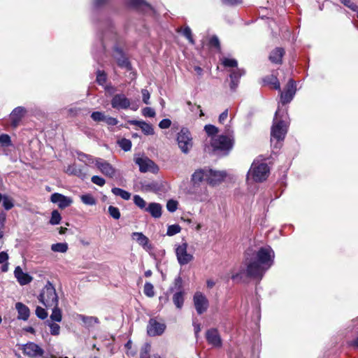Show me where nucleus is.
Here are the masks:
<instances>
[{"label":"nucleus","mask_w":358,"mask_h":358,"mask_svg":"<svg viewBox=\"0 0 358 358\" xmlns=\"http://www.w3.org/2000/svg\"><path fill=\"white\" fill-rule=\"evenodd\" d=\"M274 257L275 254L271 247L260 248L250 260H246V268H241L238 272L232 273L231 279L236 282L245 281L246 278L260 280L273 265Z\"/></svg>","instance_id":"f257e3e1"},{"label":"nucleus","mask_w":358,"mask_h":358,"mask_svg":"<svg viewBox=\"0 0 358 358\" xmlns=\"http://www.w3.org/2000/svg\"><path fill=\"white\" fill-rule=\"evenodd\" d=\"M288 125L287 110L278 108L275 113L271 131V143L276 141L273 145L274 148H280V142L285 139L287 132Z\"/></svg>","instance_id":"f03ea898"},{"label":"nucleus","mask_w":358,"mask_h":358,"mask_svg":"<svg viewBox=\"0 0 358 358\" xmlns=\"http://www.w3.org/2000/svg\"><path fill=\"white\" fill-rule=\"evenodd\" d=\"M226 177L224 171H214L211 169H200L192 174V180L202 182L206 180L210 185L215 186L220 183Z\"/></svg>","instance_id":"7ed1b4c3"},{"label":"nucleus","mask_w":358,"mask_h":358,"mask_svg":"<svg viewBox=\"0 0 358 358\" xmlns=\"http://www.w3.org/2000/svg\"><path fill=\"white\" fill-rule=\"evenodd\" d=\"M210 143L214 150L228 154L234 143V131L230 127L226 128L224 134L211 137Z\"/></svg>","instance_id":"20e7f679"},{"label":"nucleus","mask_w":358,"mask_h":358,"mask_svg":"<svg viewBox=\"0 0 358 358\" xmlns=\"http://www.w3.org/2000/svg\"><path fill=\"white\" fill-rule=\"evenodd\" d=\"M269 168L264 162L254 161L248 172V181L262 182L266 180L269 174Z\"/></svg>","instance_id":"39448f33"},{"label":"nucleus","mask_w":358,"mask_h":358,"mask_svg":"<svg viewBox=\"0 0 358 358\" xmlns=\"http://www.w3.org/2000/svg\"><path fill=\"white\" fill-rule=\"evenodd\" d=\"M39 301L46 308L55 307L59 305V297L53 285L48 281L38 296Z\"/></svg>","instance_id":"423d86ee"},{"label":"nucleus","mask_w":358,"mask_h":358,"mask_svg":"<svg viewBox=\"0 0 358 358\" xmlns=\"http://www.w3.org/2000/svg\"><path fill=\"white\" fill-rule=\"evenodd\" d=\"M177 143L184 154H188L193 147V139L190 131L187 128H182L177 135Z\"/></svg>","instance_id":"0eeeda50"},{"label":"nucleus","mask_w":358,"mask_h":358,"mask_svg":"<svg viewBox=\"0 0 358 358\" xmlns=\"http://www.w3.org/2000/svg\"><path fill=\"white\" fill-rule=\"evenodd\" d=\"M192 186L188 190V193L192 199L197 201H205L208 199V190L206 186L201 185V182L192 181Z\"/></svg>","instance_id":"6e6552de"},{"label":"nucleus","mask_w":358,"mask_h":358,"mask_svg":"<svg viewBox=\"0 0 358 358\" xmlns=\"http://www.w3.org/2000/svg\"><path fill=\"white\" fill-rule=\"evenodd\" d=\"M193 303L196 311L199 315L205 313L209 306V301L206 295L201 292L197 291L193 296Z\"/></svg>","instance_id":"1a4fd4ad"},{"label":"nucleus","mask_w":358,"mask_h":358,"mask_svg":"<svg viewBox=\"0 0 358 358\" xmlns=\"http://www.w3.org/2000/svg\"><path fill=\"white\" fill-rule=\"evenodd\" d=\"M135 163L138 165L139 170L142 173L150 171L152 173H156L158 171V167L155 164L145 156L136 157Z\"/></svg>","instance_id":"9d476101"},{"label":"nucleus","mask_w":358,"mask_h":358,"mask_svg":"<svg viewBox=\"0 0 358 358\" xmlns=\"http://www.w3.org/2000/svg\"><path fill=\"white\" fill-rule=\"evenodd\" d=\"M280 92L281 103L283 105L289 103L293 99L296 92V83L292 79L289 80L285 91L281 92L280 90Z\"/></svg>","instance_id":"9b49d317"},{"label":"nucleus","mask_w":358,"mask_h":358,"mask_svg":"<svg viewBox=\"0 0 358 358\" xmlns=\"http://www.w3.org/2000/svg\"><path fill=\"white\" fill-rule=\"evenodd\" d=\"M176 254L178 262L180 265H186L194 259L193 255L187 252V244L186 243H183L176 248Z\"/></svg>","instance_id":"f8f14e48"},{"label":"nucleus","mask_w":358,"mask_h":358,"mask_svg":"<svg viewBox=\"0 0 358 358\" xmlns=\"http://www.w3.org/2000/svg\"><path fill=\"white\" fill-rule=\"evenodd\" d=\"M113 57L120 68L125 69L127 71L131 69V65L128 58L125 56L123 50L117 45L113 48Z\"/></svg>","instance_id":"ddd939ff"},{"label":"nucleus","mask_w":358,"mask_h":358,"mask_svg":"<svg viewBox=\"0 0 358 358\" xmlns=\"http://www.w3.org/2000/svg\"><path fill=\"white\" fill-rule=\"evenodd\" d=\"M111 106L116 110H127L131 106V101L124 94H115L111 101Z\"/></svg>","instance_id":"4468645a"},{"label":"nucleus","mask_w":358,"mask_h":358,"mask_svg":"<svg viewBox=\"0 0 358 358\" xmlns=\"http://www.w3.org/2000/svg\"><path fill=\"white\" fill-rule=\"evenodd\" d=\"M23 352L25 355L31 358L41 357L44 350L37 344L29 342L23 346Z\"/></svg>","instance_id":"2eb2a0df"},{"label":"nucleus","mask_w":358,"mask_h":358,"mask_svg":"<svg viewBox=\"0 0 358 358\" xmlns=\"http://www.w3.org/2000/svg\"><path fill=\"white\" fill-rule=\"evenodd\" d=\"M95 166L107 177L113 178L115 175V168L108 162L101 158L96 159Z\"/></svg>","instance_id":"dca6fc26"},{"label":"nucleus","mask_w":358,"mask_h":358,"mask_svg":"<svg viewBox=\"0 0 358 358\" xmlns=\"http://www.w3.org/2000/svg\"><path fill=\"white\" fill-rule=\"evenodd\" d=\"M165 329L166 325L164 323H160L152 318L147 326V332L149 336H155L162 334Z\"/></svg>","instance_id":"f3484780"},{"label":"nucleus","mask_w":358,"mask_h":358,"mask_svg":"<svg viewBox=\"0 0 358 358\" xmlns=\"http://www.w3.org/2000/svg\"><path fill=\"white\" fill-rule=\"evenodd\" d=\"M51 202L57 203L59 208L64 209L69 207L73 203L71 197L64 196L59 193H54L50 196Z\"/></svg>","instance_id":"a211bd4d"},{"label":"nucleus","mask_w":358,"mask_h":358,"mask_svg":"<svg viewBox=\"0 0 358 358\" xmlns=\"http://www.w3.org/2000/svg\"><path fill=\"white\" fill-rule=\"evenodd\" d=\"M206 338L208 343L214 347H220L222 340L216 329H210L206 331Z\"/></svg>","instance_id":"6ab92c4d"},{"label":"nucleus","mask_w":358,"mask_h":358,"mask_svg":"<svg viewBox=\"0 0 358 358\" xmlns=\"http://www.w3.org/2000/svg\"><path fill=\"white\" fill-rule=\"evenodd\" d=\"M14 275L20 285H26L33 280V278L27 273L23 272L19 266L15 268Z\"/></svg>","instance_id":"aec40b11"},{"label":"nucleus","mask_w":358,"mask_h":358,"mask_svg":"<svg viewBox=\"0 0 358 358\" xmlns=\"http://www.w3.org/2000/svg\"><path fill=\"white\" fill-rule=\"evenodd\" d=\"M25 113L26 109L24 107L18 106L15 108L10 115L12 126L16 127Z\"/></svg>","instance_id":"412c9836"},{"label":"nucleus","mask_w":358,"mask_h":358,"mask_svg":"<svg viewBox=\"0 0 358 358\" xmlns=\"http://www.w3.org/2000/svg\"><path fill=\"white\" fill-rule=\"evenodd\" d=\"M15 306L17 312V319L27 321L30 315V310L28 306L21 302H17Z\"/></svg>","instance_id":"4be33fe9"},{"label":"nucleus","mask_w":358,"mask_h":358,"mask_svg":"<svg viewBox=\"0 0 358 358\" xmlns=\"http://www.w3.org/2000/svg\"><path fill=\"white\" fill-rule=\"evenodd\" d=\"M244 74L245 71L238 68H236L231 72L229 75L231 79L230 88L232 90H235L236 89L238 85L239 78Z\"/></svg>","instance_id":"5701e85b"},{"label":"nucleus","mask_w":358,"mask_h":358,"mask_svg":"<svg viewBox=\"0 0 358 358\" xmlns=\"http://www.w3.org/2000/svg\"><path fill=\"white\" fill-rule=\"evenodd\" d=\"M128 123H129L130 124H132V125H136V126L139 127L141 129L142 131L145 135L154 134V129H153L152 125L144 122V121L132 120H129Z\"/></svg>","instance_id":"b1692460"},{"label":"nucleus","mask_w":358,"mask_h":358,"mask_svg":"<svg viewBox=\"0 0 358 358\" xmlns=\"http://www.w3.org/2000/svg\"><path fill=\"white\" fill-rule=\"evenodd\" d=\"M66 172L68 174L76 176L82 179H85L87 177L86 171L75 164L69 165L66 168Z\"/></svg>","instance_id":"393cba45"},{"label":"nucleus","mask_w":358,"mask_h":358,"mask_svg":"<svg viewBox=\"0 0 358 358\" xmlns=\"http://www.w3.org/2000/svg\"><path fill=\"white\" fill-rule=\"evenodd\" d=\"M162 206L155 202L150 203L145 211L148 212L154 218H159L162 216Z\"/></svg>","instance_id":"a878e982"},{"label":"nucleus","mask_w":358,"mask_h":358,"mask_svg":"<svg viewBox=\"0 0 358 358\" xmlns=\"http://www.w3.org/2000/svg\"><path fill=\"white\" fill-rule=\"evenodd\" d=\"M133 239L145 249H150L151 245L149 244V239L141 232H134L131 235Z\"/></svg>","instance_id":"bb28decb"},{"label":"nucleus","mask_w":358,"mask_h":358,"mask_svg":"<svg viewBox=\"0 0 358 358\" xmlns=\"http://www.w3.org/2000/svg\"><path fill=\"white\" fill-rule=\"evenodd\" d=\"M284 54L285 50L283 48H276L271 52L269 59L273 63L280 64Z\"/></svg>","instance_id":"cd10ccee"},{"label":"nucleus","mask_w":358,"mask_h":358,"mask_svg":"<svg viewBox=\"0 0 358 358\" xmlns=\"http://www.w3.org/2000/svg\"><path fill=\"white\" fill-rule=\"evenodd\" d=\"M127 3L131 6L142 8L145 11H152V7L144 0H127Z\"/></svg>","instance_id":"c85d7f7f"},{"label":"nucleus","mask_w":358,"mask_h":358,"mask_svg":"<svg viewBox=\"0 0 358 358\" xmlns=\"http://www.w3.org/2000/svg\"><path fill=\"white\" fill-rule=\"evenodd\" d=\"M78 317L83 322L85 327L90 328L99 322L96 317L86 316L84 315H78Z\"/></svg>","instance_id":"c756f323"},{"label":"nucleus","mask_w":358,"mask_h":358,"mask_svg":"<svg viewBox=\"0 0 358 358\" xmlns=\"http://www.w3.org/2000/svg\"><path fill=\"white\" fill-rule=\"evenodd\" d=\"M185 292L183 291H178L173 295V302L178 309H181L183 306L185 298Z\"/></svg>","instance_id":"7c9ffc66"},{"label":"nucleus","mask_w":358,"mask_h":358,"mask_svg":"<svg viewBox=\"0 0 358 358\" xmlns=\"http://www.w3.org/2000/svg\"><path fill=\"white\" fill-rule=\"evenodd\" d=\"M78 159L84 162L86 165H91L93 164H96V160L97 158H94L91 155L83 153V152H78Z\"/></svg>","instance_id":"2f4dec72"},{"label":"nucleus","mask_w":358,"mask_h":358,"mask_svg":"<svg viewBox=\"0 0 358 358\" xmlns=\"http://www.w3.org/2000/svg\"><path fill=\"white\" fill-rule=\"evenodd\" d=\"M150 345L145 344L141 349L140 358H161L157 354H150Z\"/></svg>","instance_id":"473e14b6"},{"label":"nucleus","mask_w":358,"mask_h":358,"mask_svg":"<svg viewBox=\"0 0 358 358\" xmlns=\"http://www.w3.org/2000/svg\"><path fill=\"white\" fill-rule=\"evenodd\" d=\"M111 192L114 195L120 196L124 200H129L131 197V194L129 192L118 187L112 188Z\"/></svg>","instance_id":"72a5a7b5"},{"label":"nucleus","mask_w":358,"mask_h":358,"mask_svg":"<svg viewBox=\"0 0 358 358\" xmlns=\"http://www.w3.org/2000/svg\"><path fill=\"white\" fill-rule=\"evenodd\" d=\"M52 308V314L50 315V319L52 321L59 322L62 320V310L56 306L55 307H51Z\"/></svg>","instance_id":"f704fd0d"},{"label":"nucleus","mask_w":358,"mask_h":358,"mask_svg":"<svg viewBox=\"0 0 358 358\" xmlns=\"http://www.w3.org/2000/svg\"><path fill=\"white\" fill-rule=\"evenodd\" d=\"M66 243H57L51 245V250L55 252L65 253L68 250Z\"/></svg>","instance_id":"c9c22d12"},{"label":"nucleus","mask_w":358,"mask_h":358,"mask_svg":"<svg viewBox=\"0 0 358 358\" xmlns=\"http://www.w3.org/2000/svg\"><path fill=\"white\" fill-rule=\"evenodd\" d=\"M264 82L266 84L271 85L274 89L280 91V84L276 77L273 76L266 77L264 79Z\"/></svg>","instance_id":"e433bc0d"},{"label":"nucleus","mask_w":358,"mask_h":358,"mask_svg":"<svg viewBox=\"0 0 358 358\" xmlns=\"http://www.w3.org/2000/svg\"><path fill=\"white\" fill-rule=\"evenodd\" d=\"M80 199L83 203L87 206H94L96 203L95 198L90 194L81 195Z\"/></svg>","instance_id":"4c0bfd02"},{"label":"nucleus","mask_w":358,"mask_h":358,"mask_svg":"<svg viewBox=\"0 0 358 358\" xmlns=\"http://www.w3.org/2000/svg\"><path fill=\"white\" fill-rule=\"evenodd\" d=\"M134 204L138 206L140 209L145 210L147 208V203L146 201L139 195H134Z\"/></svg>","instance_id":"58836bf2"},{"label":"nucleus","mask_w":358,"mask_h":358,"mask_svg":"<svg viewBox=\"0 0 358 358\" xmlns=\"http://www.w3.org/2000/svg\"><path fill=\"white\" fill-rule=\"evenodd\" d=\"M96 80L99 85H103L107 80L106 73L103 71L98 70L96 71Z\"/></svg>","instance_id":"ea45409f"},{"label":"nucleus","mask_w":358,"mask_h":358,"mask_svg":"<svg viewBox=\"0 0 358 358\" xmlns=\"http://www.w3.org/2000/svg\"><path fill=\"white\" fill-rule=\"evenodd\" d=\"M143 292L144 294L148 297H152L155 296L154 286L149 282H146L145 283Z\"/></svg>","instance_id":"a19ab883"},{"label":"nucleus","mask_w":358,"mask_h":358,"mask_svg":"<svg viewBox=\"0 0 358 358\" xmlns=\"http://www.w3.org/2000/svg\"><path fill=\"white\" fill-rule=\"evenodd\" d=\"M119 146L124 151H129L131 148V142L127 138H122L118 141Z\"/></svg>","instance_id":"79ce46f5"},{"label":"nucleus","mask_w":358,"mask_h":358,"mask_svg":"<svg viewBox=\"0 0 358 358\" xmlns=\"http://www.w3.org/2000/svg\"><path fill=\"white\" fill-rule=\"evenodd\" d=\"M181 227L178 224L169 225L167 229L166 234L169 236H172L180 233Z\"/></svg>","instance_id":"37998d69"},{"label":"nucleus","mask_w":358,"mask_h":358,"mask_svg":"<svg viewBox=\"0 0 358 358\" xmlns=\"http://www.w3.org/2000/svg\"><path fill=\"white\" fill-rule=\"evenodd\" d=\"M222 64L225 67H231V68L236 67V68H237V66H238V62L235 59H231V58H227V57H224L222 59Z\"/></svg>","instance_id":"c03bdc74"},{"label":"nucleus","mask_w":358,"mask_h":358,"mask_svg":"<svg viewBox=\"0 0 358 358\" xmlns=\"http://www.w3.org/2000/svg\"><path fill=\"white\" fill-rule=\"evenodd\" d=\"M62 217L59 213L55 210L52 212L50 223L52 225L58 224L61 221Z\"/></svg>","instance_id":"a18cd8bd"},{"label":"nucleus","mask_w":358,"mask_h":358,"mask_svg":"<svg viewBox=\"0 0 358 358\" xmlns=\"http://www.w3.org/2000/svg\"><path fill=\"white\" fill-rule=\"evenodd\" d=\"M204 130L209 136H216L215 134L218 133V129L212 124H207L204 127Z\"/></svg>","instance_id":"49530a36"},{"label":"nucleus","mask_w":358,"mask_h":358,"mask_svg":"<svg viewBox=\"0 0 358 358\" xmlns=\"http://www.w3.org/2000/svg\"><path fill=\"white\" fill-rule=\"evenodd\" d=\"M344 6L358 13V6L351 0H339Z\"/></svg>","instance_id":"de8ad7c7"},{"label":"nucleus","mask_w":358,"mask_h":358,"mask_svg":"<svg viewBox=\"0 0 358 358\" xmlns=\"http://www.w3.org/2000/svg\"><path fill=\"white\" fill-rule=\"evenodd\" d=\"M187 105L189 107V110L193 113L199 112V116L202 117L204 115L202 110L201 109V106L199 105L193 104L191 101H187Z\"/></svg>","instance_id":"09e8293b"},{"label":"nucleus","mask_w":358,"mask_h":358,"mask_svg":"<svg viewBox=\"0 0 358 358\" xmlns=\"http://www.w3.org/2000/svg\"><path fill=\"white\" fill-rule=\"evenodd\" d=\"M91 117L94 122H104L106 115L100 111H95L91 114Z\"/></svg>","instance_id":"8fccbe9b"},{"label":"nucleus","mask_w":358,"mask_h":358,"mask_svg":"<svg viewBox=\"0 0 358 358\" xmlns=\"http://www.w3.org/2000/svg\"><path fill=\"white\" fill-rule=\"evenodd\" d=\"M108 213L115 220H118L120 217V212L119 208L117 207L110 206L108 207Z\"/></svg>","instance_id":"3c124183"},{"label":"nucleus","mask_w":358,"mask_h":358,"mask_svg":"<svg viewBox=\"0 0 358 358\" xmlns=\"http://www.w3.org/2000/svg\"><path fill=\"white\" fill-rule=\"evenodd\" d=\"M48 325L50 327V334L53 336H58L60 333V327L54 322H49Z\"/></svg>","instance_id":"603ef678"},{"label":"nucleus","mask_w":358,"mask_h":358,"mask_svg":"<svg viewBox=\"0 0 358 358\" xmlns=\"http://www.w3.org/2000/svg\"><path fill=\"white\" fill-rule=\"evenodd\" d=\"M2 200L3 206L6 210H8L13 207L14 204L13 199L9 196L4 195Z\"/></svg>","instance_id":"864d4df0"},{"label":"nucleus","mask_w":358,"mask_h":358,"mask_svg":"<svg viewBox=\"0 0 358 358\" xmlns=\"http://www.w3.org/2000/svg\"><path fill=\"white\" fill-rule=\"evenodd\" d=\"M0 144L3 147H7L11 145L10 137L8 134L0 135Z\"/></svg>","instance_id":"5fc2aeb1"},{"label":"nucleus","mask_w":358,"mask_h":358,"mask_svg":"<svg viewBox=\"0 0 358 358\" xmlns=\"http://www.w3.org/2000/svg\"><path fill=\"white\" fill-rule=\"evenodd\" d=\"M35 313L36 315L41 320H45L48 317L47 311L42 307L37 306Z\"/></svg>","instance_id":"6e6d98bb"},{"label":"nucleus","mask_w":358,"mask_h":358,"mask_svg":"<svg viewBox=\"0 0 358 358\" xmlns=\"http://www.w3.org/2000/svg\"><path fill=\"white\" fill-rule=\"evenodd\" d=\"M166 208L171 213L175 212L178 208V202L172 199L168 201L166 203Z\"/></svg>","instance_id":"4d7b16f0"},{"label":"nucleus","mask_w":358,"mask_h":358,"mask_svg":"<svg viewBox=\"0 0 358 358\" xmlns=\"http://www.w3.org/2000/svg\"><path fill=\"white\" fill-rule=\"evenodd\" d=\"M91 181L98 186L102 187L105 185L106 180L103 178L99 176H94L91 178Z\"/></svg>","instance_id":"13d9d810"},{"label":"nucleus","mask_w":358,"mask_h":358,"mask_svg":"<svg viewBox=\"0 0 358 358\" xmlns=\"http://www.w3.org/2000/svg\"><path fill=\"white\" fill-rule=\"evenodd\" d=\"M143 115L145 117H153L155 115V111L153 108L145 107L142 110Z\"/></svg>","instance_id":"bf43d9fd"},{"label":"nucleus","mask_w":358,"mask_h":358,"mask_svg":"<svg viewBox=\"0 0 358 358\" xmlns=\"http://www.w3.org/2000/svg\"><path fill=\"white\" fill-rule=\"evenodd\" d=\"M141 94H142L143 101L147 105L150 104L149 99L150 97V92H148V90L146 89H143L141 90Z\"/></svg>","instance_id":"052dcab7"},{"label":"nucleus","mask_w":358,"mask_h":358,"mask_svg":"<svg viewBox=\"0 0 358 358\" xmlns=\"http://www.w3.org/2000/svg\"><path fill=\"white\" fill-rule=\"evenodd\" d=\"M171 121L169 119H163L159 123V127L163 129L169 128L171 127Z\"/></svg>","instance_id":"680f3d73"},{"label":"nucleus","mask_w":358,"mask_h":358,"mask_svg":"<svg viewBox=\"0 0 358 358\" xmlns=\"http://www.w3.org/2000/svg\"><path fill=\"white\" fill-rule=\"evenodd\" d=\"M104 122L108 125H110V126H115V125L117 124V123H118V120L117 118L110 117V116H106V115Z\"/></svg>","instance_id":"e2e57ef3"},{"label":"nucleus","mask_w":358,"mask_h":358,"mask_svg":"<svg viewBox=\"0 0 358 358\" xmlns=\"http://www.w3.org/2000/svg\"><path fill=\"white\" fill-rule=\"evenodd\" d=\"M182 34L189 40L191 43H194V41L192 37V31L190 28L186 27L182 31Z\"/></svg>","instance_id":"0e129e2a"},{"label":"nucleus","mask_w":358,"mask_h":358,"mask_svg":"<svg viewBox=\"0 0 358 358\" xmlns=\"http://www.w3.org/2000/svg\"><path fill=\"white\" fill-rule=\"evenodd\" d=\"M210 45L211 46L215 47L217 49H220V41L216 36H213V37H211V38L210 39Z\"/></svg>","instance_id":"69168bd1"},{"label":"nucleus","mask_w":358,"mask_h":358,"mask_svg":"<svg viewBox=\"0 0 358 358\" xmlns=\"http://www.w3.org/2000/svg\"><path fill=\"white\" fill-rule=\"evenodd\" d=\"M224 4L229 6H237L242 3V0H221Z\"/></svg>","instance_id":"338daca9"},{"label":"nucleus","mask_w":358,"mask_h":358,"mask_svg":"<svg viewBox=\"0 0 358 358\" xmlns=\"http://www.w3.org/2000/svg\"><path fill=\"white\" fill-rule=\"evenodd\" d=\"M8 259L9 257L6 252H0V264L7 262Z\"/></svg>","instance_id":"774afa93"}]
</instances>
